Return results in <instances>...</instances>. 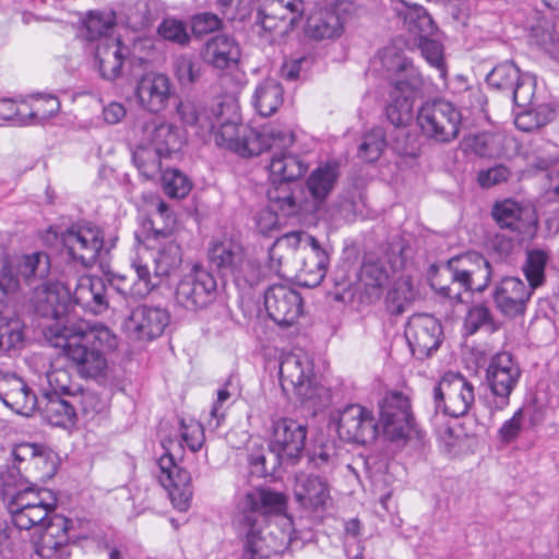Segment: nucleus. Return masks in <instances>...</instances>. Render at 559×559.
I'll use <instances>...</instances> for the list:
<instances>
[{"instance_id":"nucleus-35","label":"nucleus","mask_w":559,"mask_h":559,"mask_svg":"<svg viewBox=\"0 0 559 559\" xmlns=\"http://www.w3.org/2000/svg\"><path fill=\"white\" fill-rule=\"evenodd\" d=\"M134 269L136 278H129L126 274L115 275L107 270V283L123 296L135 298L147 296L157 283L152 282L150 270L146 265L135 264Z\"/></svg>"},{"instance_id":"nucleus-29","label":"nucleus","mask_w":559,"mask_h":559,"mask_svg":"<svg viewBox=\"0 0 559 559\" xmlns=\"http://www.w3.org/2000/svg\"><path fill=\"white\" fill-rule=\"evenodd\" d=\"M80 35L84 41V51L93 58L94 67L99 75L105 78L103 69L102 48L105 47V19L99 11H90L82 21Z\"/></svg>"},{"instance_id":"nucleus-10","label":"nucleus","mask_w":559,"mask_h":559,"mask_svg":"<svg viewBox=\"0 0 559 559\" xmlns=\"http://www.w3.org/2000/svg\"><path fill=\"white\" fill-rule=\"evenodd\" d=\"M307 426L293 418H278L272 425L270 452L282 464H295L306 443Z\"/></svg>"},{"instance_id":"nucleus-52","label":"nucleus","mask_w":559,"mask_h":559,"mask_svg":"<svg viewBox=\"0 0 559 559\" xmlns=\"http://www.w3.org/2000/svg\"><path fill=\"white\" fill-rule=\"evenodd\" d=\"M24 341L23 331L17 320L5 321L0 318V356L17 349Z\"/></svg>"},{"instance_id":"nucleus-5","label":"nucleus","mask_w":559,"mask_h":559,"mask_svg":"<svg viewBox=\"0 0 559 559\" xmlns=\"http://www.w3.org/2000/svg\"><path fill=\"white\" fill-rule=\"evenodd\" d=\"M57 454L39 443L21 442L10 451L0 477L4 486H17L32 480L46 481L57 473Z\"/></svg>"},{"instance_id":"nucleus-21","label":"nucleus","mask_w":559,"mask_h":559,"mask_svg":"<svg viewBox=\"0 0 559 559\" xmlns=\"http://www.w3.org/2000/svg\"><path fill=\"white\" fill-rule=\"evenodd\" d=\"M533 290L521 278L507 276L495 285L491 297L497 310L513 319L525 313Z\"/></svg>"},{"instance_id":"nucleus-15","label":"nucleus","mask_w":559,"mask_h":559,"mask_svg":"<svg viewBox=\"0 0 559 559\" xmlns=\"http://www.w3.org/2000/svg\"><path fill=\"white\" fill-rule=\"evenodd\" d=\"M165 453L158 459V481L168 491L169 498L176 509L187 511L192 497L191 476L186 469L178 466L170 447L162 442Z\"/></svg>"},{"instance_id":"nucleus-49","label":"nucleus","mask_w":559,"mask_h":559,"mask_svg":"<svg viewBox=\"0 0 559 559\" xmlns=\"http://www.w3.org/2000/svg\"><path fill=\"white\" fill-rule=\"evenodd\" d=\"M390 98L391 102L385 107L388 120L395 127L407 124L413 117V99L393 92H390Z\"/></svg>"},{"instance_id":"nucleus-18","label":"nucleus","mask_w":559,"mask_h":559,"mask_svg":"<svg viewBox=\"0 0 559 559\" xmlns=\"http://www.w3.org/2000/svg\"><path fill=\"white\" fill-rule=\"evenodd\" d=\"M264 305L269 317L282 326L293 325L304 312L301 295L285 284L269 287L264 294Z\"/></svg>"},{"instance_id":"nucleus-4","label":"nucleus","mask_w":559,"mask_h":559,"mask_svg":"<svg viewBox=\"0 0 559 559\" xmlns=\"http://www.w3.org/2000/svg\"><path fill=\"white\" fill-rule=\"evenodd\" d=\"M492 269L477 252H467L449 259L430 277V286L451 302H463L464 293H483L489 285Z\"/></svg>"},{"instance_id":"nucleus-58","label":"nucleus","mask_w":559,"mask_h":559,"mask_svg":"<svg viewBox=\"0 0 559 559\" xmlns=\"http://www.w3.org/2000/svg\"><path fill=\"white\" fill-rule=\"evenodd\" d=\"M237 283L243 282L250 286L260 282L261 270L257 262L246 258L245 252L241 254L240 262L229 272Z\"/></svg>"},{"instance_id":"nucleus-2","label":"nucleus","mask_w":559,"mask_h":559,"mask_svg":"<svg viewBox=\"0 0 559 559\" xmlns=\"http://www.w3.org/2000/svg\"><path fill=\"white\" fill-rule=\"evenodd\" d=\"M177 114L203 140L218 127L214 133L215 143L242 157L260 155L265 150L266 138L281 146L294 141V133L287 128L272 127L258 131L240 123L238 105L233 100H213L211 104L180 100Z\"/></svg>"},{"instance_id":"nucleus-39","label":"nucleus","mask_w":559,"mask_h":559,"mask_svg":"<svg viewBox=\"0 0 559 559\" xmlns=\"http://www.w3.org/2000/svg\"><path fill=\"white\" fill-rule=\"evenodd\" d=\"M50 272V260L48 254L44 252H34L25 255L17 266V273L13 274L14 277L24 281V283L32 289L40 287L43 282Z\"/></svg>"},{"instance_id":"nucleus-60","label":"nucleus","mask_w":559,"mask_h":559,"mask_svg":"<svg viewBox=\"0 0 559 559\" xmlns=\"http://www.w3.org/2000/svg\"><path fill=\"white\" fill-rule=\"evenodd\" d=\"M493 318L490 309L485 304H478L467 311L464 328L468 334L476 333L483 326H492Z\"/></svg>"},{"instance_id":"nucleus-26","label":"nucleus","mask_w":559,"mask_h":559,"mask_svg":"<svg viewBox=\"0 0 559 559\" xmlns=\"http://www.w3.org/2000/svg\"><path fill=\"white\" fill-rule=\"evenodd\" d=\"M143 142L159 154L169 157L181 150L183 138L178 127L158 118L150 119L142 126Z\"/></svg>"},{"instance_id":"nucleus-3","label":"nucleus","mask_w":559,"mask_h":559,"mask_svg":"<svg viewBox=\"0 0 559 559\" xmlns=\"http://www.w3.org/2000/svg\"><path fill=\"white\" fill-rule=\"evenodd\" d=\"M49 500L26 502L25 493H16L8 504L14 526L19 530H35V554L41 559H72L69 531L71 520L57 514V498L52 491H44Z\"/></svg>"},{"instance_id":"nucleus-7","label":"nucleus","mask_w":559,"mask_h":559,"mask_svg":"<svg viewBox=\"0 0 559 559\" xmlns=\"http://www.w3.org/2000/svg\"><path fill=\"white\" fill-rule=\"evenodd\" d=\"M417 121L427 138L440 143H449L459 135L462 115L452 103L433 99L420 107Z\"/></svg>"},{"instance_id":"nucleus-36","label":"nucleus","mask_w":559,"mask_h":559,"mask_svg":"<svg viewBox=\"0 0 559 559\" xmlns=\"http://www.w3.org/2000/svg\"><path fill=\"white\" fill-rule=\"evenodd\" d=\"M47 103L49 107L45 110H41L37 105L34 109H29L28 112H24L21 106L13 99H0V119L12 121L20 126L31 124L35 120L43 121L49 119L59 111L60 103L57 97L47 98Z\"/></svg>"},{"instance_id":"nucleus-30","label":"nucleus","mask_w":559,"mask_h":559,"mask_svg":"<svg viewBox=\"0 0 559 559\" xmlns=\"http://www.w3.org/2000/svg\"><path fill=\"white\" fill-rule=\"evenodd\" d=\"M269 206L283 216L297 215L302 209V189L298 182L272 179L266 192Z\"/></svg>"},{"instance_id":"nucleus-55","label":"nucleus","mask_w":559,"mask_h":559,"mask_svg":"<svg viewBox=\"0 0 559 559\" xmlns=\"http://www.w3.org/2000/svg\"><path fill=\"white\" fill-rule=\"evenodd\" d=\"M360 281L366 288L379 289L388 283L389 274L382 263L366 261L361 266Z\"/></svg>"},{"instance_id":"nucleus-27","label":"nucleus","mask_w":559,"mask_h":559,"mask_svg":"<svg viewBox=\"0 0 559 559\" xmlns=\"http://www.w3.org/2000/svg\"><path fill=\"white\" fill-rule=\"evenodd\" d=\"M306 241L310 246H305L304 252L298 257L302 263L297 278L299 284L305 287H316L325 277L330 257L316 238H306Z\"/></svg>"},{"instance_id":"nucleus-47","label":"nucleus","mask_w":559,"mask_h":559,"mask_svg":"<svg viewBox=\"0 0 559 559\" xmlns=\"http://www.w3.org/2000/svg\"><path fill=\"white\" fill-rule=\"evenodd\" d=\"M548 259V253L542 249H533L527 251L523 271L526 280L528 281V286L532 289H535L544 283L545 267Z\"/></svg>"},{"instance_id":"nucleus-48","label":"nucleus","mask_w":559,"mask_h":559,"mask_svg":"<svg viewBox=\"0 0 559 559\" xmlns=\"http://www.w3.org/2000/svg\"><path fill=\"white\" fill-rule=\"evenodd\" d=\"M386 146L382 128H373L367 132L358 146V157L365 162L378 160Z\"/></svg>"},{"instance_id":"nucleus-23","label":"nucleus","mask_w":559,"mask_h":559,"mask_svg":"<svg viewBox=\"0 0 559 559\" xmlns=\"http://www.w3.org/2000/svg\"><path fill=\"white\" fill-rule=\"evenodd\" d=\"M491 216L500 228L520 235L531 234L537 223L536 214L531 207L523 206L512 199L497 201L492 206Z\"/></svg>"},{"instance_id":"nucleus-50","label":"nucleus","mask_w":559,"mask_h":559,"mask_svg":"<svg viewBox=\"0 0 559 559\" xmlns=\"http://www.w3.org/2000/svg\"><path fill=\"white\" fill-rule=\"evenodd\" d=\"M416 28L418 29V35L420 37L419 47L424 58L439 72L441 79H445L447 67L444 62L442 45L435 39L428 38V36L431 35L433 31L431 33L424 34L419 27Z\"/></svg>"},{"instance_id":"nucleus-62","label":"nucleus","mask_w":559,"mask_h":559,"mask_svg":"<svg viewBox=\"0 0 559 559\" xmlns=\"http://www.w3.org/2000/svg\"><path fill=\"white\" fill-rule=\"evenodd\" d=\"M158 34L167 40L186 45L190 37L182 22L171 19L164 20L158 26Z\"/></svg>"},{"instance_id":"nucleus-16","label":"nucleus","mask_w":559,"mask_h":559,"mask_svg":"<svg viewBox=\"0 0 559 559\" xmlns=\"http://www.w3.org/2000/svg\"><path fill=\"white\" fill-rule=\"evenodd\" d=\"M381 62L392 86L391 92L401 96H409L421 90L424 81L413 63L395 48H384L381 55Z\"/></svg>"},{"instance_id":"nucleus-6","label":"nucleus","mask_w":559,"mask_h":559,"mask_svg":"<svg viewBox=\"0 0 559 559\" xmlns=\"http://www.w3.org/2000/svg\"><path fill=\"white\" fill-rule=\"evenodd\" d=\"M112 324L130 340L153 341L163 335L169 325L170 313L160 306L143 304L122 314L112 309Z\"/></svg>"},{"instance_id":"nucleus-51","label":"nucleus","mask_w":559,"mask_h":559,"mask_svg":"<svg viewBox=\"0 0 559 559\" xmlns=\"http://www.w3.org/2000/svg\"><path fill=\"white\" fill-rule=\"evenodd\" d=\"M554 112L548 106H538L516 115L514 123L519 130L532 132L547 124L552 119Z\"/></svg>"},{"instance_id":"nucleus-11","label":"nucleus","mask_w":559,"mask_h":559,"mask_svg":"<svg viewBox=\"0 0 559 559\" xmlns=\"http://www.w3.org/2000/svg\"><path fill=\"white\" fill-rule=\"evenodd\" d=\"M521 377V369L509 353L495 355L486 370V382L493 395L492 407L504 409L510 402V395Z\"/></svg>"},{"instance_id":"nucleus-37","label":"nucleus","mask_w":559,"mask_h":559,"mask_svg":"<svg viewBox=\"0 0 559 559\" xmlns=\"http://www.w3.org/2000/svg\"><path fill=\"white\" fill-rule=\"evenodd\" d=\"M75 400H66L55 389L47 392L39 402L38 408L41 409L46 419L53 426L69 427L75 421Z\"/></svg>"},{"instance_id":"nucleus-1","label":"nucleus","mask_w":559,"mask_h":559,"mask_svg":"<svg viewBox=\"0 0 559 559\" xmlns=\"http://www.w3.org/2000/svg\"><path fill=\"white\" fill-rule=\"evenodd\" d=\"M33 306L37 316L53 320L45 329L50 345L59 348L75 365L81 376H102L105 369V324L72 317L71 293L59 282H43L40 287H36Z\"/></svg>"},{"instance_id":"nucleus-59","label":"nucleus","mask_w":559,"mask_h":559,"mask_svg":"<svg viewBox=\"0 0 559 559\" xmlns=\"http://www.w3.org/2000/svg\"><path fill=\"white\" fill-rule=\"evenodd\" d=\"M306 238H314L313 236H310L302 231H292L286 233L278 237L273 247L270 250V258L271 260L274 259V255L277 250H284L289 249L293 251H297L298 257L301 252L305 250V246L309 247L310 243L306 241Z\"/></svg>"},{"instance_id":"nucleus-25","label":"nucleus","mask_w":559,"mask_h":559,"mask_svg":"<svg viewBox=\"0 0 559 559\" xmlns=\"http://www.w3.org/2000/svg\"><path fill=\"white\" fill-rule=\"evenodd\" d=\"M295 140L288 145H274V141L266 138L265 150L272 151V157L269 169L272 179L297 182L308 169V164L298 154L292 153L288 148Z\"/></svg>"},{"instance_id":"nucleus-33","label":"nucleus","mask_w":559,"mask_h":559,"mask_svg":"<svg viewBox=\"0 0 559 559\" xmlns=\"http://www.w3.org/2000/svg\"><path fill=\"white\" fill-rule=\"evenodd\" d=\"M295 499L301 507L311 510L324 508L330 499L328 483L313 475L301 474L296 477L294 488Z\"/></svg>"},{"instance_id":"nucleus-54","label":"nucleus","mask_w":559,"mask_h":559,"mask_svg":"<svg viewBox=\"0 0 559 559\" xmlns=\"http://www.w3.org/2000/svg\"><path fill=\"white\" fill-rule=\"evenodd\" d=\"M162 186L165 194L176 199L185 198L191 190L189 179L176 169H167L162 174Z\"/></svg>"},{"instance_id":"nucleus-31","label":"nucleus","mask_w":559,"mask_h":559,"mask_svg":"<svg viewBox=\"0 0 559 559\" xmlns=\"http://www.w3.org/2000/svg\"><path fill=\"white\" fill-rule=\"evenodd\" d=\"M63 243L68 253L83 263L94 261L103 247L98 233L91 227L69 228L63 236Z\"/></svg>"},{"instance_id":"nucleus-40","label":"nucleus","mask_w":559,"mask_h":559,"mask_svg":"<svg viewBox=\"0 0 559 559\" xmlns=\"http://www.w3.org/2000/svg\"><path fill=\"white\" fill-rule=\"evenodd\" d=\"M283 87L274 79L261 81L253 93L252 104L255 110L263 117L273 115L283 104Z\"/></svg>"},{"instance_id":"nucleus-9","label":"nucleus","mask_w":559,"mask_h":559,"mask_svg":"<svg viewBox=\"0 0 559 559\" xmlns=\"http://www.w3.org/2000/svg\"><path fill=\"white\" fill-rule=\"evenodd\" d=\"M280 381L283 391L296 394L301 401L313 400L323 390L314 383L312 364L304 353L281 356Z\"/></svg>"},{"instance_id":"nucleus-64","label":"nucleus","mask_w":559,"mask_h":559,"mask_svg":"<svg viewBox=\"0 0 559 559\" xmlns=\"http://www.w3.org/2000/svg\"><path fill=\"white\" fill-rule=\"evenodd\" d=\"M511 175V171L503 165H496L488 169H483L478 173L477 181L483 188H491L496 185L506 182Z\"/></svg>"},{"instance_id":"nucleus-8","label":"nucleus","mask_w":559,"mask_h":559,"mask_svg":"<svg viewBox=\"0 0 559 559\" xmlns=\"http://www.w3.org/2000/svg\"><path fill=\"white\" fill-rule=\"evenodd\" d=\"M436 412L451 417L468 413L475 402L474 385L462 374L445 373L433 389Z\"/></svg>"},{"instance_id":"nucleus-14","label":"nucleus","mask_w":559,"mask_h":559,"mask_svg":"<svg viewBox=\"0 0 559 559\" xmlns=\"http://www.w3.org/2000/svg\"><path fill=\"white\" fill-rule=\"evenodd\" d=\"M238 532L242 545L239 559H270L285 548L283 542L273 537V533H263L254 514L239 515Z\"/></svg>"},{"instance_id":"nucleus-19","label":"nucleus","mask_w":559,"mask_h":559,"mask_svg":"<svg viewBox=\"0 0 559 559\" xmlns=\"http://www.w3.org/2000/svg\"><path fill=\"white\" fill-rule=\"evenodd\" d=\"M135 96L141 108L152 114L164 111L177 99L176 87L164 73L148 72L136 83Z\"/></svg>"},{"instance_id":"nucleus-43","label":"nucleus","mask_w":559,"mask_h":559,"mask_svg":"<svg viewBox=\"0 0 559 559\" xmlns=\"http://www.w3.org/2000/svg\"><path fill=\"white\" fill-rule=\"evenodd\" d=\"M307 34L314 39H331L343 33L342 23L330 9L319 10L308 17Z\"/></svg>"},{"instance_id":"nucleus-53","label":"nucleus","mask_w":559,"mask_h":559,"mask_svg":"<svg viewBox=\"0 0 559 559\" xmlns=\"http://www.w3.org/2000/svg\"><path fill=\"white\" fill-rule=\"evenodd\" d=\"M414 298L411 285L403 281L395 283L385 297V306L391 314H402Z\"/></svg>"},{"instance_id":"nucleus-41","label":"nucleus","mask_w":559,"mask_h":559,"mask_svg":"<svg viewBox=\"0 0 559 559\" xmlns=\"http://www.w3.org/2000/svg\"><path fill=\"white\" fill-rule=\"evenodd\" d=\"M243 252V248L239 242L225 238L212 243L209 249V259L211 264L221 271L223 275H228L236 263L240 262Z\"/></svg>"},{"instance_id":"nucleus-38","label":"nucleus","mask_w":559,"mask_h":559,"mask_svg":"<svg viewBox=\"0 0 559 559\" xmlns=\"http://www.w3.org/2000/svg\"><path fill=\"white\" fill-rule=\"evenodd\" d=\"M340 167L337 163H325L313 169L307 179V189L317 205L322 204L340 178Z\"/></svg>"},{"instance_id":"nucleus-12","label":"nucleus","mask_w":559,"mask_h":559,"mask_svg":"<svg viewBox=\"0 0 559 559\" xmlns=\"http://www.w3.org/2000/svg\"><path fill=\"white\" fill-rule=\"evenodd\" d=\"M216 296V280L203 269H193L182 276L175 292L176 304L190 311L206 308Z\"/></svg>"},{"instance_id":"nucleus-56","label":"nucleus","mask_w":559,"mask_h":559,"mask_svg":"<svg viewBox=\"0 0 559 559\" xmlns=\"http://www.w3.org/2000/svg\"><path fill=\"white\" fill-rule=\"evenodd\" d=\"M502 138L497 134H477L469 143L471 150L481 157H497L501 154Z\"/></svg>"},{"instance_id":"nucleus-63","label":"nucleus","mask_w":559,"mask_h":559,"mask_svg":"<svg viewBox=\"0 0 559 559\" xmlns=\"http://www.w3.org/2000/svg\"><path fill=\"white\" fill-rule=\"evenodd\" d=\"M181 438L192 452L199 451L205 440L204 430L201 424L191 421L186 424L180 420Z\"/></svg>"},{"instance_id":"nucleus-61","label":"nucleus","mask_w":559,"mask_h":559,"mask_svg":"<svg viewBox=\"0 0 559 559\" xmlns=\"http://www.w3.org/2000/svg\"><path fill=\"white\" fill-rule=\"evenodd\" d=\"M512 96L514 104L519 107H528L535 94V80L527 73H523L514 84V88L508 93Z\"/></svg>"},{"instance_id":"nucleus-32","label":"nucleus","mask_w":559,"mask_h":559,"mask_svg":"<svg viewBox=\"0 0 559 559\" xmlns=\"http://www.w3.org/2000/svg\"><path fill=\"white\" fill-rule=\"evenodd\" d=\"M285 507V496L267 488L248 491L238 504L240 515L254 514L258 519L260 515L281 513Z\"/></svg>"},{"instance_id":"nucleus-13","label":"nucleus","mask_w":559,"mask_h":559,"mask_svg":"<svg viewBox=\"0 0 559 559\" xmlns=\"http://www.w3.org/2000/svg\"><path fill=\"white\" fill-rule=\"evenodd\" d=\"M380 425L391 441L406 439L415 425L408 396L401 392L388 393L380 404Z\"/></svg>"},{"instance_id":"nucleus-57","label":"nucleus","mask_w":559,"mask_h":559,"mask_svg":"<svg viewBox=\"0 0 559 559\" xmlns=\"http://www.w3.org/2000/svg\"><path fill=\"white\" fill-rule=\"evenodd\" d=\"M175 74L181 85L193 84L202 75V66L187 56H180L174 63Z\"/></svg>"},{"instance_id":"nucleus-22","label":"nucleus","mask_w":559,"mask_h":559,"mask_svg":"<svg viewBox=\"0 0 559 559\" xmlns=\"http://www.w3.org/2000/svg\"><path fill=\"white\" fill-rule=\"evenodd\" d=\"M304 12V0H272L258 10L255 24L267 33H284Z\"/></svg>"},{"instance_id":"nucleus-44","label":"nucleus","mask_w":559,"mask_h":559,"mask_svg":"<svg viewBox=\"0 0 559 559\" xmlns=\"http://www.w3.org/2000/svg\"><path fill=\"white\" fill-rule=\"evenodd\" d=\"M59 390L62 394L71 395L75 402H80L82 412L88 420H97L98 424H102L104 419L103 412L105 409V402L100 394L91 389H84L81 390V394L78 396L73 394L66 384H61Z\"/></svg>"},{"instance_id":"nucleus-34","label":"nucleus","mask_w":559,"mask_h":559,"mask_svg":"<svg viewBox=\"0 0 559 559\" xmlns=\"http://www.w3.org/2000/svg\"><path fill=\"white\" fill-rule=\"evenodd\" d=\"M205 63L215 69L224 70L234 67L240 58L238 44L226 35H217L209 39L202 50Z\"/></svg>"},{"instance_id":"nucleus-45","label":"nucleus","mask_w":559,"mask_h":559,"mask_svg":"<svg viewBox=\"0 0 559 559\" xmlns=\"http://www.w3.org/2000/svg\"><path fill=\"white\" fill-rule=\"evenodd\" d=\"M165 157L164 154H159L155 148L143 142L135 150L133 162L146 179H152L160 173L162 158Z\"/></svg>"},{"instance_id":"nucleus-42","label":"nucleus","mask_w":559,"mask_h":559,"mask_svg":"<svg viewBox=\"0 0 559 559\" xmlns=\"http://www.w3.org/2000/svg\"><path fill=\"white\" fill-rule=\"evenodd\" d=\"M74 298L94 314L100 313L105 305V281L99 276L81 278Z\"/></svg>"},{"instance_id":"nucleus-17","label":"nucleus","mask_w":559,"mask_h":559,"mask_svg":"<svg viewBox=\"0 0 559 559\" xmlns=\"http://www.w3.org/2000/svg\"><path fill=\"white\" fill-rule=\"evenodd\" d=\"M405 336L412 354L423 360L440 346L442 328L433 316L419 313L409 318Z\"/></svg>"},{"instance_id":"nucleus-20","label":"nucleus","mask_w":559,"mask_h":559,"mask_svg":"<svg viewBox=\"0 0 559 559\" xmlns=\"http://www.w3.org/2000/svg\"><path fill=\"white\" fill-rule=\"evenodd\" d=\"M337 432L346 442L364 444L376 439L378 426L371 411L359 404H350L340 413Z\"/></svg>"},{"instance_id":"nucleus-46","label":"nucleus","mask_w":559,"mask_h":559,"mask_svg":"<svg viewBox=\"0 0 559 559\" xmlns=\"http://www.w3.org/2000/svg\"><path fill=\"white\" fill-rule=\"evenodd\" d=\"M520 69L512 62L507 61L496 66L490 73H488L486 81L489 86L509 93L514 88V84L520 80Z\"/></svg>"},{"instance_id":"nucleus-28","label":"nucleus","mask_w":559,"mask_h":559,"mask_svg":"<svg viewBox=\"0 0 559 559\" xmlns=\"http://www.w3.org/2000/svg\"><path fill=\"white\" fill-rule=\"evenodd\" d=\"M174 228L166 226L164 228H153L151 240L157 242V254L154 259L155 276H168L173 271L177 270L181 264V249L173 237Z\"/></svg>"},{"instance_id":"nucleus-24","label":"nucleus","mask_w":559,"mask_h":559,"mask_svg":"<svg viewBox=\"0 0 559 559\" xmlns=\"http://www.w3.org/2000/svg\"><path fill=\"white\" fill-rule=\"evenodd\" d=\"M0 401L23 416H31L40 402L27 383L15 374L0 376Z\"/></svg>"}]
</instances>
